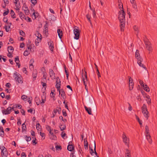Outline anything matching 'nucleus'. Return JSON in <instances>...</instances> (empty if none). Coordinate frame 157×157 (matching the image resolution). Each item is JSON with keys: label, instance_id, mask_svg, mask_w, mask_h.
I'll list each match as a JSON object with an SVG mask.
<instances>
[{"label": "nucleus", "instance_id": "obj_6", "mask_svg": "<svg viewBox=\"0 0 157 157\" xmlns=\"http://www.w3.org/2000/svg\"><path fill=\"white\" fill-rule=\"evenodd\" d=\"M48 130L49 133V137L52 140H56V136L54 135L53 128H52L51 129V128H49Z\"/></svg>", "mask_w": 157, "mask_h": 157}, {"label": "nucleus", "instance_id": "obj_8", "mask_svg": "<svg viewBox=\"0 0 157 157\" xmlns=\"http://www.w3.org/2000/svg\"><path fill=\"white\" fill-rule=\"evenodd\" d=\"M145 44L147 49L149 51L151 52L152 50L151 43L148 41H145Z\"/></svg>", "mask_w": 157, "mask_h": 157}, {"label": "nucleus", "instance_id": "obj_64", "mask_svg": "<svg viewBox=\"0 0 157 157\" xmlns=\"http://www.w3.org/2000/svg\"><path fill=\"white\" fill-rule=\"evenodd\" d=\"M42 86L44 87H46V84L45 83L43 82H41Z\"/></svg>", "mask_w": 157, "mask_h": 157}, {"label": "nucleus", "instance_id": "obj_14", "mask_svg": "<svg viewBox=\"0 0 157 157\" xmlns=\"http://www.w3.org/2000/svg\"><path fill=\"white\" fill-rule=\"evenodd\" d=\"M69 151L75 152L74 145L72 144L71 141L69 142Z\"/></svg>", "mask_w": 157, "mask_h": 157}, {"label": "nucleus", "instance_id": "obj_27", "mask_svg": "<svg viewBox=\"0 0 157 157\" xmlns=\"http://www.w3.org/2000/svg\"><path fill=\"white\" fill-rule=\"evenodd\" d=\"M143 89L146 91L147 92H149L150 91V89L148 86L146 85H143Z\"/></svg>", "mask_w": 157, "mask_h": 157}, {"label": "nucleus", "instance_id": "obj_32", "mask_svg": "<svg viewBox=\"0 0 157 157\" xmlns=\"http://www.w3.org/2000/svg\"><path fill=\"white\" fill-rule=\"evenodd\" d=\"M41 38L40 39L37 38L35 40V44L36 46L39 45V43L40 41Z\"/></svg>", "mask_w": 157, "mask_h": 157}, {"label": "nucleus", "instance_id": "obj_7", "mask_svg": "<svg viewBox=\"0 0 157 157\" xmlns=\"http://www.w3.org/2000/svg\"><path fill=\"white\" fill-rule=\"evenodd\" d=\"M74 33L75 34L74 39L76 40H78L79 38V31L78 29L75 28L73 30Z\"/></svg>", "mask_w": 157, "mask_h": 157}, {"label": "nucleus", "instance_id": "obj_48", "mask_svg": "<svg viewBox=\"0 0 157 157\" xmlns=\"http://www.w3.org/2000/svg\"><path fill=\"white\" fill-rule=\"evenodd\" d=\"M21 98L23 100H25V99L27 98V96L24 95L21 96Z\"/></svg>", "mask_w": 157, "mask_h": 157}, {"label": "nucleus", "instance_id": "obj_13", "mask_svg": "<svg viewBox=\"0 0 157 157\" xmlns=\"http://www.w3.org/2000/svg\"><path fill=\"white\" fill-rule=\"evenodd\" d=\"M120 21V27L121 30L122 31L124 30V28L125 25V20H122Z\"/></svg>", "mask_w": 157, "mask_h": 157}, {"label": "nucleus", "instance_id": "obj_38", "mask_svg": "<svg viewBox=\"0 0 157 157\" xmlns=\"http://www.w3.org/2000/svg\"><path fill=\"white\" fill-rule=\"evenodd\" d=\"M86 17L87 19L88 20L89 22H90V25H92V23H91V20H90V16H89L88 14H87L86 15Z\"/></svg>", "mask_w": 157, "mask_h": 157}, {"label": "nucleus", "instance_id": "obj_55", "mask_svg": "<svg viewBox=\"0 0 157 157\" xmlns=\"http://www.w3.org/2000/svg\"><path fill=\"white\" fill-rule=\"evenodd\" d=\"M40 136L42 137H44L45 136V134L44 133H42L41 132H40ZM45 137L44 138V139Z\"/></svg>", "mask_w": 157, "mask_h": 157}, {"label": "nucleus", "instance_id": "obj_63", "mask_svg": "<svg viewBox=\"0 0 157 157\" xmlns=\"http://www.w3.org/2000/svg\"><path fill=\"white\" fill-rule=\"evenodd\" d=\"M1 97H2V98H4L5 97V94L3 92H2L1 93Z\"/></svg>", "mask_w": 157, "mask_h": 157}, {"label": "nucleus", "instance_id": "obj_17", "mask_svg": "<svg viewBox=\"0 0 157 157\" xmlns=\"http://www.w3.org/2000/svg\"><path fill=\"white\" fill-rule=\"evenodd\" d=\"M135 56L136 58L138 60L142 59V58H141L140 54L139 52V51L137 50H136V52H135Z\"/></svg>", "mask_w": 157, "mask_h": 157}, {"label": "nucleus", "instance_id": "obj_53", "mask_svg": "<svg viewBox=\"0 0 157 157\" xmlns=\"http://www.w3.org/2000/svg\"><path fill=\"white\" fill-rule=\"evenodd\" d=\"M27 49L28 50H30V51H31V49H32V46H31L30 45H29L27 44Z\"/></svg>", "mask_w": 157, "mask_h": 157}, {"label": "nucleus", "instance_id": "obj_15", "mask_svg": "<svg viewBox=\"0 0 157 157\" xmlns=\"http://www.w3.org/2000/svg\"><path fill=\"white\" fill-rule=\"evenodd\" d=\"M130 2L132 4V7L135 9H137V6L136 2L135 0H130Z\"/></svg>", "mask_w": 157, "mask_h": 157}, {"label": "nucleus", "instance_id": "obj_12", "mask_svg": "<svg viewBox=\"0 0 157 157\" xmlns=\"http://www.w3.org/2000/svg\"><path fill=\"white\" fill-rule=\"evenodd\" d=\"M22 10H23L25 12V14L26 15H28L29 13V11L28 9V7L26 5H24L22 7Z\"/></svg>", "mask_w": 157, "mask_h": 157}, {"label": "nucleus", "instance_id": "obj_31", "mask_svg": "<svg viewBox=\"0 0 157 157\" xmlns=\"http://www.w3.org/2000/svg\"><path fill=\"white\" fill-rule=\"evenodd\" d=\"M133 86L134 83L133 82H129V88L130 90H131L133 89Z\"/></svg>", "mask_w": 157, "mask_h": 157}, {"label": "nucleus", "instance_id": "obj_47", "mask_svg": "<svg viewBox=\"0 0 157 157\" xmlns=\"http://www.w3.org/2000/svg\"><path fill=\"white\" fill-rule=\"evenodd\" d=\"M60 92H61L62 93V94H61V96L64 98V96H65V93L64 92H63V90H60Z\"/></svg>", "mask_w": 157, "mask_h": 157}, {"label": "nucleus", "instance_id": "obj_60", "mask_svg": "<svg viewBox=\"0 0 157 157\" xmlns=\"http://www.w3.org/2000/svg\"><path fill=\"white\" fill-rule=\"evenodd\" d=\"M136 119L138 120V121L139 122V124H142V123L141 122V121H140L139 118L138 117H137V116H136Z\"/></svg>", "mask_w": 157, "mask_h": 157}, {"label": "nucleus", "instance_id": "obj_33", "mask_svg": "<svg viewBox=\"0 0 157 157\" xmlns=\"http://www.w3.org/2000/svg\"><path fill=\"white\" fill-rule=\"evenodd\" d=\"M19 15L21 19H23L25 18V16L22 12H20L19 13Z\"/></svg>", "mask_w": 157, "mask_h": 157}, {"label": "nucleus", "instance_id": "obj_46", "mask_svg": "<svg viewBox=\"0 0 157 157\" xmlns=\"http://www.w3.org/2000/svg\"><path fill=\"white\" fill-rule=\"evenodd\" d=\"M9 12V10L7 9V10L5 11L3 13V16H5L7 15Z\"/></svg>", "mask_w": 157, "mask_h": 157}, {"label": "nucleus", "instance_id": "obj_58", "mask_svg": "<svg viewBox=\"0 0 157 157\" xmlns=\"http://www.w3.org/2000/svg\"><path fill=\"white\" fill-rule=\"evenodd\" d=\"M22 71L24 73H25V74H26L27 71H26V69L24 67V68H23V69H22Z\"/></svg>", "mask_w": 157, "mask_h": 157}, {"label": "nucleus", "instance_id": "obj_39", "mask_svg": "<svg viewBox=\"0 0 157 157\" xmlns=\"http://www.w3.org/2000/svg\"><path fill=\"white\" fill-rule=\"evenodd\" d=\"M30 53V52L27 50H25L24 53L23 55L25 56H28Z\"/></svg>", "mask_w": 157, "mask_h": 157}, {"label": "nucleus", "instance_id": "obj_4", "mask_svg": "<svg viewBox=\"0 0 157 157\" xmlns=\"http://www.w3.org/2000/svg\"><path fill=\"white\" fill-rule=\"evenodd\" d=\"M122 139L123 140V142L125 143V144L128 147H129V138L127 137L124 133H123L122 135Z\"/></svg>", "mask_w": 157, "mask_h": 157}, {"label": "nucleus", "instance_id": "obj_51", "mask_svg": "<svg viewBox=\"0 0 157 157\" xmlns=\"http://www.w3.org/2000/svg\"><path fill=\"white\" fill-rule=\"evenodd\" d=\"M89 148L90 149V154L91 155H93V153H94V151H93V149L91 148L90 147H89Z\"/></svg>", "mask_w": 157, "mask_h": 157}, {"label": "nucleus", "instance_id": "obj_1", "mask_svg": "<svg viewBox=\"0 0 157 157\" xmlns=\"http://www.w3.org/2000/svg\"><path fill=\"white\" fill-rule=\"evenodd\" d=\"M142 113H143L144 116L146 120L148 118L149 116L148 115V112L147 110V108L146 105L144 104L141 107Z\"/></svg>", "mask_w": 157, "mask_h": 157}, {"label": "nucleus", "instance_id": "obj_11", "mask_svg": "<svg viewBox=\"0 0 157 157\" xmlns=\"http://www.w3.org/2000/svg\"><path fill=\"white\" fill-rule=\"evenodd\" d=\"M44 30L43 31L44 33L47 36L48 34V25L47 23H46L44 26Z\"/></svg>", "mask_w": 157, "mask_h": 157}, {"label": "nucleus", "instance_id": "obj_59", "mask_svg": "<svg viewBox=\"0 0 157 157\" xmlns=\"http://www.w3.org/2000/svg\"><path fill=\"white\" fill-rule=\"evenodd\" d=\"M42 102H40V104L41 105H42L44 103L45 100V99H43L42 98Z\"/></svg>", "mask_w": 157, "mask_h": 157}, {"label": "nucleus", "instance_id": "obj_2", "mask_svg": "<svg viewBox=\"0 0 157 157\" xmlns=\"http://www.w3.org/2000/svg\"><path fill=\"white\" fill-rule=\"evenodd\" d=\"M118 18L120 21L125 20V14L123 10H120Z\"/></svg>", "mask_w": 157, "mask_h": 157}, {"label": "nucleus", "instance_id": "obj_25", "mask_svg": "<svg viewBox=\"0 0 157 157\" xmlns=\"http://www.w3.org/2000/svg\"><path fill=\"white\" fill-rule=\"evenodd\" d=\"M84 146L85 149H87L88 148V143L87 141V140L85 139L84 140Z\"/></svg>", "mask_w": 157, "mask_h": 157}, {"label": "nucleus", "instance_id": "obj_10", "mask_svg": "<svg viewBox=\"0 0 157 157\" xmlns=\"http://www.w3.org/2000/svg\"><path fill=\"white\" fill-rule=\"evenodd\" d=\"M2 113L5 115L10 113L11 112V107H8L6 109H3L2 110Z\"/></svg>", "mask_w": 157, "mask_h": 157}, {"label": "nucleus", "instance_id": "obj_26", "mask_svg": "<svg viewBox=\"0 0 157 157\" xmlns=\"http://www.w3.org/2000/svg\"><path fill=\"white\" fill-rule=\"evenodd\" d=\"M85 74H82V78L83 81H87V75L86 74V72L85 71Z\"/></svg>", "mask_w": 157, "mask_h": 157}, {"label": "nucleus", "instance_id": "obj_49", "mask_svg": "<svg viewBox=\"0 0 157 157\" xmlns=\"http://www.w3.org/2000/svg\"><path fill=\"white\" fill-rule=\"evenodd\" d=\"M31 2L34 5H35L37 3L36 0H30Z\"/></svg>", "mask_w": 157, "mask_h": 157}, {"label": "nucleus", "instance_id": "obj_56", "mask_svg": "<svg viewBox=\"0 0 157 157\" xmlns=\"http://www.w3.org/2000/svg\"><path fill=\"white\" fill-rule=\"evenodd\" d=\"M55 95V94H54V93L52 91L50 94V96L52 98L54 97Z\"/></svg>", "mask_w": 157, "mask_h": 157}, {"label": "nucleus", "instance_id": "obj_18", "mask_svg": "<svg viewBox=\"0 0 157 157\" xmlns=\"http://www.w3.org/2000/svg\"><path fill=\"white\" fill-rule=\"evenodd\" d=\"M13 2L15 4L16 7H17L18 9V8H21V6L20 5V3L19 2L18 0H13Z\"/></svg>", "mask_w": 157, "mask_h": 157}, {"label": "nucleus", "instance_id": "obj_54", "mask_svg": "<svg viewBox=\"0 0 157 157\" xmlns=\"http://www.w3.org/2000/svg\"><path fill=\"white\" fill-rule=\"evenodd\" d=\"M146 101H147V103L149 105L151 104V99H146Z\"/></svg>", "mask_w": 157, "mask_h": 157}, {"label": "nucleus", "instance_id": "obj_3", "mask_svg": "<svg viewBox=\"0 0 157 157\" xmlns=\"http://www.w3.org/2000/svg\"><path fill=\"white\" fill-rule=\"evenodd\" d=\"M145 136L149 143L151 144L152 142V140L151 138V136L150 135L149 128H145Z\"/></svg>", "mask_w": 157, "mask_h": 157}, {"label": "nucleus", "instance_id": "obj_45", "mask_svg": "<svg viewBox=\"0 0 157 157\" xmlns=\"http://www.w3.org/2000/svg\"><path fill=\"white\" fill-rule=\"evenodd\" d=\"M19 33L20 35L22 36H25V33L22 30L20 31Z\"/></svg>", "mask_w": 157, "mask_h": 157}, {"label": "nucleus", "instance_id": "obj_19", "mask_svg": "<svg viewBox=\"0 0 157 157\" xmlns=\"http://www.w3.org/2000/svg\"><path fill=\"white\" fill-rule=\"evenodd\" d=\"M142 60V59L138 60L137 63L140 67H142L144 69H145V70H146V68L144 66V65L143 64L141 63V62Z\"/></svg>", "mask_w": 157, "mask_h": 157}, {"label": "nucleus", "instance_id": "obj_61", "mask_svg": "<svg viewBox=\"0 0 157 157\" xmlns=\"http://www.w3.org/2000/svg\"><path fill=\"white\" fill-rule=\"evenodd\" d=\"M21 112L23 115H25V111L24 110V109H22L21 110Z\"/></svg>", "mask_w": 157, "mask_h": 157}, {"label": "nucleus", "instance_id": "obj_57", "mask_svg": "<svg viewBox=\"0 0 157 157\" xmlns=\"http://www.w3.org/2000/svg\"><path fill=\"white\" fill-rule=\"evenodd\" d=\"M21 157H26V155L25 153L24 152H22L21 154Z\"/></svg>", "mask_w": 157, "mask_h": 157}, {"label": "nucleus", "instance_id": "obj_42", "mask_svg": "<svg viewBox=\"0 0 157 157\" xmlns=\"http://www.w3.org/2000/svg\"><path fill=\"white\" fill-rule=\"evenodd\" d=\"M64 69H65V73H66V75H67V79H68V76H69L68 74V70L66 69V66H64Z\"/></svg>", "mask_w": 157, "mask_h": 157}, {"label": "nucleus", "instance_id": "obj_16", "mask_svg": "<svg viewBox=\"0 0 157 157\" xmlns=\"http://www.w3.org/2000/svg\"><path fill=\"white\" fill-rule=\"evenodd\" d=\"M49 73L50 75V76L51 78L52 79H54L55 78V74L53 71V70L50 69H49Z\"/></svg>", "mask_w": 157, "mask_h": 157}, {"label": "nucleus", "instance_id": "obj_30", "mask_svg": "<svg viewBox=\"0 0 157 157\" xmlns=\"http://www.w3.org/2000/svg\"><path fill=\"white\" fill-rule=\"evenodd\" d=\"M10 14L11 17L13 18H14L16 17L15 16V14L13 10H11Z\"/></svg>", "mask_w": 157, "mask_h": 157}, {"label": "nucleus", "instance_id": "obj_22", "mask_svg": "<svg viewBox=\"0 0 157 157\" xmlns=\"http://www.w3.org/2000/svg\"><path fill=\"white\" fill-rule=\"evenodd\" d=\"M48 45L49 46V48L52 51H53L54 47L53 44H52V42L50 41L48 42Z\"/></svg>", "mask_w": 157, "mask_h": 157}, {"label": "nucleus", "instance_id": "obj_41", "mask_svg": "<svg viewBox=\"0 0 157 157\" xmlns=\"http://www.w3.org/2000/svg\"><path fill=\"white\" fill-rule=\"evenodd\" d=\"M5 28L7 32H8L10 31V27L9 25H6L5 27Z\"/></svg>", "mask_w": 157, "mask_h": 157}, {"label": "nucleus", "instance_id": "obj_37", "mask_svg": "<svg viewBox=\"0 0 157 157\" xmlns=\"http://www.w3.org/2000/svg\"><path fill=\"white\" fill-rule=\"evenodd\" d=\"M133 29H134V30L136 32V33L138 34L139 33V32L138 27L136 26V25H135L133 27Z\"/></svg>", "mask_w": 157, "mask_h": 157}, {"label": "nucleus", "instance_id": "obj_44", "mask_svg": "<svg viewBox=\"0 0 157 157\" xmlns=\"http://www.w3.org/2000/svg\"><path fill=\"white\" fill-rule=\"evenodd\" d=\"M75 152H71L70 153V157H75L76 155L75 153Z\"/></svg>", "mask_w": 157, "mask_h": 157}, {"label": "nucleus", "instance_id": "obj_23", "mask_svg": "<svg viewBox=\"0 0 157 157\" xmlns=\"http://www.w3.org/2000/svg\"><path fill=\"white\" fill-rule=\"evenodd\" d=\"M15 61L16 62L18 66V67L19 68L20 65L19 64V58L18 56H17L15 58Z\"/></svg>", "mask_w": 157, "mask_h": 157}, {"label": "nucleus", "instance_id": "obj_43", "mask_svg": "<svg viewBox=\"0 0 157 157\" xmlns=\"http://www.w3.org/2000/svg\"><path fill=\"white\" fill-rule=\"evenodd\" d=\"M33 15L35 17V19L36 18V17H38L39 16V13L37 12L36 13L34 11L33 13Z\"/></svg>", "mask_w": 157, "mask_h": 157}, {"label": "nucleus", "instance_id": "obj_9", "mask_svg": "<svg viewBox=\"0 0 157 157\" xmlns=\"http://www.w3.org/2000/svg\"><path fill=\"white\" fill-rule=\"evenodd\" d=\"M56 87L57 88V90L59 91V93L60 94V91L59 90V89L60 88L61 82L60 79L58 77L56 78Z\"/></svg>", "mask_w": 157, "mask_h": 157}, {"label": "nucleus", "instance_id": "obj_52", "mask_svg": "<svg viewBox=\"0 0 157 157\" xmlns=\"http://www.w3.org/2000/svg\"><path fill=\"white\" fill-rule=\"evenodd\" d=\"M62 113L63 114V115L64 116H66L67 115V113H66V111L64 110H62Z\"/></svg>", "mask_w": 157, "mask_h": 157}, {"label": "nucleus", "instance_id": "obj_62", "mask_svg": "<svg viewBox=\"0 0 157 157\" xmlns=\"http://www.w3.org/2000/svg\"><path fill=\"white\" fill-rule=\"evenodd\" d=\"M6 86L8 88H10L11 86V84L10 83H7L6 84Z\"/></svg>", "mask_w": 157, "mask_h": 157}, {"label": "nucleus", "instance_id": "obj_35", "mask_svg": "<svg viewBox=\"0 0 157 157\" xmlns=\"http://www.w3.org/2000/svg\"><path fill=\"white\" fill-rule=\"evenodd\" d=\"M4 133L3 128H0V136L3 137L4 136Z\"/></svg>", "mask_w": 157, "mask_h": 157}, {"label": "nucleus", "instance_id": "obj_36", "mask_svg": "<svg viewBox=\"0 0 157 157\" xmlns=\"http://www.w3.org/2000/svg\"><path fill=\"white\" fill-rule=\"evenodd\" d=\"M21 77L20 76V77H19L18 79H17L16 80L17 81V82H18V83H22L23 82V81L21 80Z\"/></svg>", "mask_w": 157, "mask_h": 157}, {"label": "nucleus", "instance_id": "obj_20", "mask_svg": "<svg viewBox=\"0 0 157 157\" xmlns=\"http://www.w3.org/2000/svg\"><path fill=\"white\" fill-rule=\"evenodd\" d=\"M84 108L86 111L89 114L91 115L92 114L91 109L90 108L87 107L86 106H85Z\"/></svg>", "mask_w": 157, "mask_h": 157}, {"label": "nucleus", "instance_id": "obj_24", "mask_svg": "<svg viewBox=\"0 0 157 157\" xmlns=\"http://www.w3.org/2000/svg\"><path fill=\"white\" fill-rule=\"evenodd\" d=\"M13 77L15 80H17V79L20 77V76H21L20 75H18L17 74V72H15L14 73Z\"/></svg>", "mask_w": 157, "mask_h": 157}, {"label": "nucleus", "instance_id": "obj_34", "mask_svg": "<svg viewBox=\"0 0 157 157\" xmlns=\"http://www.w3.org/2000/svg\"><path fill=\"white\" fill-rule=\"evenodd\" d=\"M35 35L37 37V38L40 39V38H41V35L38 31L36 32Z\"/></svg>", "mask_w": 157, "mask_h": 157}, {"label": "nucleus", "instance_id": "obj_5", "mask_svg": "<svg viewBox=\"0 0 157 157\" xmlns=\"http://www.w3.org/2000/svg\"><path fill=\"white\" fill-rule=\"evenodd\" d=\"M0 148L1 150L2 157H7L8 153L7 149L3 146H2Z\"/></svg>", "mask_w": 157, "mask_h": 157}, {"label": "nucleus", "instance_id": "obj_29", "mask_svg": "<svg viewBox=\"0 0 157 157\" xmlns=\"http://www.w3.org/2000/svg\"><path fill=\"white\" fill-rule=\"evenodd\" d=\"M37 74V72L36 70H34L33 71V77L34 80L35 79V78H36V76Z\"/></svg>", "mask_w": 157, "mask_h": 157}, {"label": "nucleus", "instance_id": "obj_50", "mask_svg": "<svg viewBox=\"0 0 157 157\" xmlns=\"http://www.w3.org/2000/svg\"><path fill=\"white\" fill-rule=\"evenodd\" d=\"M118 7L119 8L121 9V10H123V4H122L121 5L120 4H118Z\"/></svg>", "mask_w": 157, "mask_h": 157}, {"label": "nucleus", "instance_id": "obj_21", "mask_svg": "<svg viewBox=\"0 0 157 157\" xmlns=\"http://www.w3.org/2000/svg\"><path fill=\"white\" fill-rule=\"evenodd\" d=\"M57 33L59 37L61 39L63 36L62 31L60 29H58L57 30Z\"/></svg>", "mask_w": 157, "mask_h": 157}, {"label": "nucleus", "instance_id": "obj_40", "mask_svg": "<svg viewBox=\"0 0 157 157\" xmlns=\"http://www.w3.org/2000/svg\"><path fill=\"white\" fill-rule=\"evenodd\" d=\"M25 137L27 142L31 140V138L29 136L28 137L27 136H25Z\"/></svg>", "mask_w": 157, "mask_h": 157}, {"label": "nucleus", "instance_id": "obj_28", "mask_svg": "<svg viewBox=\"0 0 157 157\" xmlns=\"http://www.w3.org/2000/svg\"><path fill=\"white\" fill-rule=\"evenodd\" d=\"M13 50V47L10 46L8 47V50L9 53H12Z\"/></svg>", "mask_w": 157, "mask_h": 157}]
</instances>
